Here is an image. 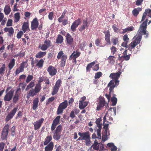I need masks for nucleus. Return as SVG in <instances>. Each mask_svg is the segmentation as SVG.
Returning <instances> with one entry per match:
<instances>
[{"label":"nucleus","instance_id":"nucleus-55","mask_svg":"<svg viewBox=\"0 0 151 151\" xmlns=\"http://www.w3.org/2000/svg\"><path fill=\"white\" fill-rule=\"evenodd\" d=\"M102 75V73L101 72H98L95 73L94 76L95 79L99 78Z\"/></svg>","mask_w":151,"mask_h":151},{"label":"nucleus","instance_id":"nucleus-15","mask_svg":"<svg viewBox=\"0 0 151 151\" xmlns=\"http://www.w3.org/2000/svg\"><path fill=\"white\" fill-rule=\"evenodd\" d=\"M105 104L106 101L105 99L102 97L100 98L99 102V104L97 106L96 110L98 111H99L104 106Z\"/></svg>","mask_w":151,"mask_h":151},{"label":"nucleus","instance_id":"nucleus-25","mask_svg":"<svg viewBox=\"0 0 151 151\" xmlns=\"http://www.w3.org/2000/svg\"><path fill=\"white\" fill-rule=\"evenodd\" d=\"M105 35V40L106 42V44H108L109 45L111 44V42L110 40V33L109 31H104V32Z\"/></svg>","mask_w":151,"mask_h":151},{"label":"nucleus","instance_id":"nucleus-32","mask_svg":"<svg viewBox=\"0 0 151 151\" xmlns=\"http://www.w3.org/2000/svg\"><path fill=\"white\" fill-rule=\"evenodd\" d=\"M39 103V99L38 98H35L33 100V106L32 109L35 110L38 107V104Z\"/></svg>","mask_w":151,"mask_h":151},{"label":"nucleus","instance_id":"nucleus-60","mask_svg":"<svg viewBox=\"0 0 151 151\" xmlns=\"http://www.w3.org/2000/svg\"><path fill=\"white\" fill-rule=\"evenodd\" d=\"M99 69V64H96L92 68L93 70L97 71Z\"/></svg>","mask_w":151,"mask_h":151},{"label":"nucleus","instance_id":"nucleus-54","mask_svg":"<svg viewBox=\"0 0 151 151\" xmlns=\"http://www.w3.org/2000/svg\"><path fill=\"white\" fill-rule=\"evenodd\" d=\"M112 42L114 45H116L119 42L118 38L115 37L112 39Z\"/></svg>","mask_w":151,"mask_h":151},{"label":"nucleus","instance_id":"nucleus-26","mask_svg":"<svg viewBox=\"0 0 151 151\" xmlns=\"http://www.w3.org/2000/svg\"><path fill=\"white\" fill-rule=\"evenodd\" d=\"M37 94L34 89L31 88L29 92L27 93L26 97L28 99H29L31 96L33 97Z\"/></svg>","mask_w":151,"mask_h":151},{"label":"nucleus","instance_id":"nucleus-20","mask_svg":"<svg viewBox=\"0 0 151 151\" xmlns=\"http://www.w3.org/2000/svg\"><path fill=\"white\" fill-rule=\"evenodd\" d=\"M147 15L149 17L151 18V9H145V12L143 13L141 22L145 20Z\"/></svg>","mask_w":151,"mask_h":151},{"label":"nucleus","instance_id":"nucleus-42","mask_svg":"<svg viewBox=\"0 0 151 151\" xmlns=\"http://www.w3.org/2000/svg\"><path fill=\"white\" fill-rule=\"evenodd\" d=\"M63 41V38L60 35H59L56 39V43L58 44H61Z\"/></svg>","mask_w":151,"mask_h":151},{"label":"nucleus","instance_id":"nucleus-37","mask_svg":"<svg viewBox=\"0 0 151 151\" xmlns=\"http://www.w3.org/2000/svg\"><path fill=\"white\" fill-rule=\"evenodd\" d=\"M4 11L6 15H8L11 11L10 6L8 5H6L4 7Z\"/></svg>","mask_w":151,"mask_h":151},{"label":"nucleus","instance_id":"nucleus-7","mask_svg":"<svg viewBox=\"0 0 151 151\" xmlns=\"http://www.w3.org/2000/svg\"><path fill=\"white\" fill-rule=\"evenodd\" d=\"M44 44L42 45H40L39 46V48L42 51L46 50L51 45V41L49 40H45Z\"/></svg>","mask_w":151,"mask_h":151},{"label":"nucleus","instance_id":"nucleus-18","mask_svg":"<svg viewBox=\"0 0 151 151\" xmlns=\"http://www.w3.org/2000/svg\"><path fill=\"white\" fill-rule=\"evenodd\" d=\"M47 71L49 75L51 76L55 75L57 72V70L56 68L51 65L50 66L47 68Z\"/></svg>","mask_w":151,"mask_h":151},{"label":"nucleus","instance_id":"nucleus-9","mask_svg":"<svg viewBox=\"0 0 151 151\" xmlns=\"http://www.w3.org/2000/svg\"><path fill=\"white\" fill-rule=\"evenodd\" d=\"M101 119V118L97 119L95 122L97 127L98 129H97V135L99 136V138H100L101 137V132L102 129V124L100 123Z\"/></svg>","mask_w":151,"mask_h":151},{"label":"nucleus","instance_id":"nucleus-49","mask_svg":"<svg viewBox=\"0 0 151 151\" xmlns=\"http://www.w3.org/2000/svg\"><path fill=\"white\" fill-rule=\"evenodd\" d=\"M62 129V126L61 125H59L57 126L54 132L61 134Z\"/></svg>","mask_w":151,"mask_h":151},{"label":"nucleus","instance_id":"nucleus-46","mask_svg":"<svg viewBox=\"0 0 151 151\" xmlns=\"http://www.w3.org/2000/svg\"><path fill=\"white\" fill-rule=\"evenodd\" d=\"M115 58L113 56L110 55L107 58L108 62L109 63L114 64L115 62Z\"/></svg>","mask_w":151,"mask_h":151},{"label":"nucleus","instance_id":"nucleus-36","mask_svg":"<svg viewBox=\"0 0 151 151\" xmlns=\"http://www.w3.org/2000/svg\"><path fill=\"white\" fill-rule=\"evenodd\" d=\"M96 61H95L88 64L86 67V71L90 72L91 70V68L96 63Z\"/></svg>","mask_w":151,"mask_h":151},{"label":"nucleus","instance_id":"nucleus-58","mask_svg":"<svg viewBox=\"0 0 151 151\" xmlns=\"http://www.w3.org/2000/svg\"><path fill=\"white\" fill-rule=\"evenodd\" d=\"M101 42V39L99 38L96 39L95 41V43L97 46H99Z\"/></svg>","mask_w":151,"mask_h":151},{"label":"nucleus","instance_id":"nucleus-52","mask_svg":"<svg viewBox=\"0 0 151 151\" xmlns=\"http://www.w3.org/2000/svg\"><path fill=\"white\" fill-rule=\"evenodd\" d=\"M19 94L15 93L13 99V102L14 103H16L19 99Z\"/></svg>","mask_w":151,"mask_h":151},{"label":"nucleus","instance_id":"nucleus-56","mask_svg":"<svg viewBox=\"0 0 151 151\" xmlns=\"http://www.w3.org/2000/svg\"><path fill=\"white\" fill-rule=\"evenodd\" d=\"M110 49L111 51V53L113 55H114L116 52V48L115 46H112Z\"/></svg>","mask_w":151,"mask_h":151},{"label":"nucleus","instance_id":"nucleus-23","mask_svg":"<svg viewBox=\"0 0 151 151\" xmlns=\"http://www.w3.org/2000/svg\"><path fill=\"white\" fill-rule=\"evenodd\" d=\"M4 30L5 32H8V35L10 37L12 36L14 33V29L12 27H5Z\"/></svg>","mask_w":151,"mask_h":151},{"label":"nucleus","instance_id":"nucleus-34","mask_svg":"<svg viewBox=\"0 0 151 151\" xmlns=\"http://www.w3.org/2000/svg\"><path fill=\"white\" fill-rule=\"evenodd\" d=\"M15 65V60L14 58H12L9 63L8 67L9 69V72L12 69Z\"/></svg>","mask_w":151,"mask_h":151},{"label":"nucleus","instance_id":"nucleus-31","mask_svg":"<svg viewBox=\"0 0 151 151\" xmlns=\"http://www.w3.org/2000/svg\"><path fill=\"white\" fill-rule=\"evenodd\" d=\"M127 49L125 50L123 53V55L121 56V57L125 60H128L129 59L131 56L130 54H127Z\"/></svg>","mask_w":151,"mask_h":151},{"label":"nucleus","instance_id":"nucleus-44","mask_svg":"<svg viewBox=\"0 0 151 151\" xmlns=\"http://www.w3.org/2000/svg\"><path fill=\"white\" fill-rule=\"evenodd\" d=\"M134 27L132 26L130 27H127V28L124 29H123V31L122 32V33H124L128 31H132L134 30Z\"/></svg>","mask_w":151,"mask_h":151},{"label":"nucleus","instance_id":"nucleus-64","mask_svg":"<svg viewBox=\"0 0 151 151\" xmlns=\"http://www.w3.org/2000/svg\"><path fill=\"white\" fill-rule=\"evenodd\" d=\"M12 19H9L8 20L6 23L7 26H11L12 25Z\"/></svg>","mask_w":151,"mask_h":151},{"label":"nucleus","instance_id":"nucleus-14","mask_svg":"<svg viewBox=\"0 0 151 151\" xmlns=\"http://www.w3.org/2000/svg\"><path fill=\"white\" fill-rule=\"evenodd\" d=\"M39 25L37 19L35 18L31 22V28L32 30H36L38 28Z\"/></svg>","mask_w":151,"mask_h":151},{"label":"nucleus","instance_id":"nucleus-6","mask_svg":"<svg viewBox=\"0 0 151 151\" xmlns=\"http://www.w3.org/2000/svg\"><path fill=\"white\" fill-rule=\"evenodd\" d=\"M62 81L60 79H59L56 81L53 87V90L51 93L52 95H54L58 93Z\"/></svg>","mask_w":151,"mask_h":151},{"label":"nucleus","instance_id":"nucleus-16","mask_svg":"<svg viewBox=\"0 0 151 151\" xmlns=\"http://www.w3.org/2000/svg\"><path fill=\"white\" fill-rule=\"evenodd\" d=\"M80 19L79 18L73 22L70 27V29L72 31L74 32L76 31V28L80 24Z\"/></svg>","mask_w":151,"mask_h":151},{"label":"nucleus","instance_id":"nucleus-3","mask_svg":"<svg viewBox=\"0 0 151 151\" xmlns=\"http://www.w3.org/2000/svg\"><path fill=\"white\" fill-rule=\"evenodd\" d=\"M57 58L58 59L61 58L60 64V66L61 67H64L66 63L67 58V55L65 54H64L63 51H61L58 53Z\"/></svg>","mask_w":151,"mask_h":151},{"label":"nucleus","instance_id":"nucleus-33","mask_svg":"<svg viewBox=\"0 0 151 151\" xmlns=\"http://www.w3.org/2000/svg\"><path fill=\"white\" fill-rule=\"evenodd\" d=\"M107 147L111 150V151H116L117 148L114 145V143H109L107 144Z\"/></svg>","mask_w":151,"mask_h":151},{"label":"nucleus","instance_id":"nucleus-63","mask_svg":"<svg viewBox=\"0 0 151 151\" xmlns=\"http://www.w3.org/2000/svg\"><path fill=\"white\" fill-rule=\"evenodd\" d=\"M53 14L54 13L53 12H51L49 13L48 17L50 20H52L53 19Z\"/></svg>","mask_w":151,"mask_h":151},{"label":"nucleus","instance_id":"nucleus-1","mask_svg":"<svg viewBox=\"0 0 151 151\" xmlns=\"http://www.w3.org/2000/svg\"><path fill=\"white\" fill-rule=\"evenodd\" d=\"M148 21V19H146L140 25L136 35L137 36L136 37L129 45L131 49H134L136 46L140 43L142 35H146L145 37V38L148 37L149 34L147 33L146 30Z\"/></svg>","mask_w":151,"mask_h":151},{"label":"nucleus","instance_id":"nucleus-21","mask_svg":"<svg viewBox=\"0 0 151 151\" xmlns=\"http://www.w3.org/2000/svg\"><path fill=\"white\" fill-rule=\"evenodd\" d=\"M91 147L94 150H97L99 149V147H101L102 148L104 147V145L101 143H98L97 141L95 140L94 144L91 146Z\"/></svg>","mask_w":151,"mask_h":151},{"label":"nucleus","instance_id":"nucleus-30","mask_svg":"<svg viewBox=\"0 0 151 151\" xmlns=\"http://www.w3.org/2000/svg\"><path fill=\"white\" fill-rule=\"evenodd\" d=\"M121 74L120 72L111 73L109 76V77L111 78H112L113 80L118 79Z\"/></svg>","mask_w":151,"mask_h":151},{"label":"nucleus","instance_id":"nucleus-53","mask_svg":"<svg viewBox=\"0 0 151 151\" xmlns=\"http://www.w3.org/2000/svg\"><path fill=\"white\" fill-rule=\"evenodd\" d=\"M33 76L32 75H29L28 76L26 80V82L28 83L33 79Z\"/></svg>","mask_w":151,"mask_h":151},{"label":"nucleus","instance_id":"nucleus-10","mask_svg":"<svg viewBox=\"0 0 151 151\" xmlns=\"http://www.w3.org/2000/svg\"><path fill=\"white\" fill-rule=\"evenodd\" d=\"M17 109V107H15L8 114L5 119L6 122H8L13 117L15 114Z\"/></svg>","mask_w":151,"mask_h":151},{"label":"nucleus","instance_id":"nucleus-24","mask_svg":"<svg viewBox=\"0 0 151 151\" xmlns=\"http://www.w3.org/2000/svg\"><path fill=\"white\" fill-rule=\"evenodd\" d=\"M81 54V52L78 51L77 50L76 51H73L72 54L70 56L69 59L71 60H72V58H76L80 56Z\"/></svg>","mask_w":151,"mask_h":151},{"label":"nucleus","instance_id":"nucleus-43","mask_svg":"<svg viewBox=\"0 0 151 151\" xmlns=\"http://www.w3.org/2000/svg\"><path fill=\"white\" fill-rule=\"evenodd\" d=\"M88 104V102L87 101L82 102L79 103V107L80 109H84Z\"/></svg>","mask_w":151,"mask_h":151},{"label":"nucleus","instance_id":"nucleus-27","mask_svg":"<svg viewBox=\"0 0 151 151\" xmlns=\"http://www.w3.org/2000/svg\"><path fill=\"white\" fill-rule=\"evenodd\" d=\"M45 147V151H52L54 147V144L52 142H50Z\"/></svg>","mask_w":151,"mask_h":151},{"label":"nucleus","instance_id":"nucleus-22","mask_svg":"<svg viewBox=\"0 0 151 151\" xmlns=\"http://www.w3.org/2000/svg\"><path fill=\"white\" fill-rule=\"evenodd\" d=\"M35 61L36 63H37L35 66V67H37L38 68H42L44 62L43 59H41L39 60L36 59Z\"/></svg>","mask_w":151,"mask_h":151},{"label":"nucleus","instance_id":"nucleus-2","mask_svg":"<svg viewBox=\"0 0 151 151\" xmlns=\"http://www.w3.org/2000/svg\"><path fill=\"white\" fill-rule=\"evenodd\" d=\"M14 90L11 86L8 87L6 90V94L4 97L5 101H9L13 97Z\"/></svg>","mask_w":151,"mask_h":151},{"label":"nucleus","instance_id":"nucleus-5","mask_svg":"<svg viewBox=\"0 0 151 151\" xmlns=\"http://www.w3.org/2000/svg\"><path fill=\"white\" fill-rule=\"evenodd\" d=\"M68 105V101L67 100H65L64 102L60 103L57 109V114L59 115L62 114L63 113V110L67 107Z\"/></svg>","mask_w":151,"mask_h":151},{"label":"nucleus","instance_id":"nucleus-51","mask_svg":"<svg viewBox=\"0 0 151 151\" xmlns=\"http://www.w3.org/2000/svg\"><path fill=\"white\" fill-rule=\"evenodd\" d=\"M35 85V83L33 81L30 82L29 84L27 86L25 89L26 91H27L30 88L33 87Z\"/></svg>","mask_w":151,"mask_h":151},{"label":"nucleus","instance_id":"nucleus-40","mask_svg":"<svg viewBox=\"0 0 151 151\" xmlns=\"http://www.w3.org/2000/svg\"><path fill=\"white\" fill-rule=\"evenodd\" d=\"M142 10L141 8L138 7L134 9L132 11V14L135 16H137L139 13V12Z\"/></svg>","mask_w":151,"mask_h":151},{"label":"nucleus","instance_id":"nucleus-57","mask_svg":"<svg viewBox=\"0 0 151 151\" xmlns=\"http://www.w3.org/2000/svg\"><path fill=\"white\" fill-rule=\"evenodd\" d=\"M109 124H104L103 129H105V132L107 134V131L109 130Z\"/></svg>","mask_w":151,"mask_h":151},{"label":"nucleus","instance_id":"nucleus-45","mask_svg":"<svg viewBox=\"0 0 151 151\" xmlns=\"http://www.w3.org/2000/svg\"><path fill=\"white\" fill-rule=\"evenodd\" d=\"M53 138L56 140H58L60 139L61 134L53 132Z\"/></svg>","mask_w":151,"mask_h":151},{"label":"nucleus","instance_id":"nucleus-39","mask_svg":"<svg viewBox=\"0 0 151 151\" xmlns=\"http://www.w3.org/2000/svg\"><path fill=\"white\" fill-rule=\"evenodd\" d=\"M46 54L45 52L40 51L35 55L36 58H43Z\"/></svg>","mask_w":151,"mask_h":151},{"label":"nucleus","instance_id":"nucleus-35","mask_svg":"<svg viewBox=\"0 0 151 151\" xmlns=\"http://www.w3.org/2000/svg\"><path fill=\"white\" fill-rule=\"evenodd\" d=\"M52 139V136L51 135H49L47 136L45 139V140L44 142V145H47L50 142H51Z\"/></svg>","mask_w":151,"mask_h":151},{"label":"nucleus","instance_id":"nucleus-29","mask_svg":"<svg viewBox=\"0 0 151 151\" xmlns=\"http://www.w3.org/2000/svg\"><path fill=\"white\" fill-rule=\"evenodd\" d=\"M22 30L24 33L28 30H30L28 22H24L22 26Z\"/></svg>","mask_w":151,"mask_h":151},{"label":"nucleus","instance_id":"nucleus-12","mask_svg":"<svg viewBox=\"0 0 151 151\" xmlns=\"http://www.w3.org/2000/svg\"><path fill=\"white\" fill-rule=\"evenodd\" d=\"M65 42L66 45L68 46H71L73 42V38L69 33H67L65 36Z\"/></svg>","mask_w":151,"mask_h":151},{"label":"nucleus","instance_id":"nucleus-50","mask_svg":"<svg viewBox=\"0 0 151 151\" xmlns=\"http://www.w3.org/2000/svg\"><path fill=\"white\" fill-rule=\"evenodd\" d=\"M6 65L5 64H2V67L0 68V74L1 75H3L5 71Z\"/></svg>","mask_w":151,"mask_h":151},{"label":"nucleus","instance_id":"nucleus-59","mask_svg":"<svg viewBox=\"0 0 151 151\" xmlns=\"http://www.w3.org/2000/svg\"><path fill=\"white\" fill-rule=\"evenodd\" d=\"M5 145V144L3 142H0V150L1 151H3L4 147Z\"/></svg>","mask_w":151,"mask_h":151},{"label":"nucleus","instance_id":"nucleus-38","mask_svg":"<svg viewBox=\"0 0 151 151\" xmlns=\"http://www.w3.org/2000/svg\"><path fill=\"white\" fill-rule=\"evenodd\" d=\"M83 25L81 26L79 28V30L81 32H82L83 30H84L86 27L88 28V22L87 20H84L83 21Z\"/></svg>","mask_w":151,"mask_h":151},{"label":"nucleus","instance_id":"nucleus-48","mask_svg":"<svg viewBox=\"0 0 151 151\" xmlns=\"http://www.w3.org/2000/svg\"><path fill=\"white\" fill-rule=\"evenodd\" d=\"M14 21L15 22H18L20 18V14L19 12L15 13L14 14Z\"/></svg>","mask_w":151,"mask_h":151},{"label":"nucleus","instance_id":"nucleus-17","mask_svg":"<svg viewBox=\"0 0 151 151\" xmlns=\"http://www.w3.org/2000/svg\"><path fill=\"white\" fill-rule=\"evenodd\" d=\"M44 120L43 118H41L38 121L34 122V125L35 130H36L40 128Z\"/></svg>","mask_w":151,"mask_h":151},{"label":"nucleus","instance_id":"nucleus-13","mask_svg":"<svg viewBox=\"0 0 151 151\" xmlns=\"http://www.w3.org/2000/svg\"><path fill=\"white\" fill-rule=\"evenodd\" d=\"M27 63V61H26L21 63L19 67L16 70L15 74L16 75H18L20 72L24 71V68Z\"/></svg>","mask_w":151,"mask_h":151},{"label":"nucleus","instance_id":"nucleus-4","mask_svg":"<svg viewBox=\"0 0 151 151\" xmlns=\"http://www.w3.org/2000/svg\"><path fill=\"white\" fill-rule=\"evenodd\" d=\"M9 129V125L8 124H6L4 127L1 135V138L2 140H7Z\"/></svg>","mask_w":151,"mask_h":151},{"label":"nucleus","instance_id":"nucleus-47","mask_svg":"<svg viewBox=\"0 0 151 151\" xmlns=\"http://www.w3.org/2000/svg\"><path fill=\"white\" fill-rule=\"evenodd\" d=\"M116 95L114 94L113 96L111 98V101L112 103V106H115L116 104L117 100V98H116Z\"/></svg>","mask_w":151,"mask_h":151},{"label":"nucleus","instance_id":"nucleus-28","mask_svg":"<svg viewBox=\"0 0 151 151\" xmlns=\"http://www.w3.org/2000/svg\"><path fill=\"white\" fill-rule=\"evenodd\" d=\"M123 39L124 42L122 43V46L124 47H127V44L129 41V39L127 34H125L124 36Z\"/></svg>","mask_w":151,"mask_h":151},{"label":"nucleus","instance_id":"nucleus-61","mask_svg":"<svg viewBox=\"0 0 151 151\" xmlns=\"http://www.w3.org/2000/svg\"><path fill=\"white\" fill-rule=\"evenodd\" d=\"M23 35V32L22 31H19L17 34V37L18 39H20L22 36Z\"/></svg>","mask_w":151,"mask_h":151},{"label":"nucleus","instance_id":"nucleus-8","mask_svg":"<svg viewBox=\"0 0 151 151\" xmlns=\"http://www.w3.org/2000/svg\"><path fill=\"white\" fill-rule=\"evenodd\" d=\"M119 81L117 79L116 80H112L108 84V87H110L109 89L110 92H113V89L115 87L119 85Z\"/></svg>","mask_w":151,"mask_h":151},{"label":"nucleus","instance_id":"nucleus-11","mask_svg":"<svg viewBox=\"0 0 151 151\" xmlns=\"http://www.w3.org/2000/svg\"><path fill=\"white\" fill-rule=\"evenodd\" d=\"M60 116H58L53 120L51 127V129L52 131H54L57 125L60 123Z\"/></svg>","mask_w":151,"mask_h":151},{"label":"nucleus","instance_id":"nucleus-62","mask_svg":"<svg viewBox=\"0 0 151 151\" xmlns=\"http://www.w3.org/2000/svg\"><path fill=\"white\" fill-rule=\"evenodd\" d=\"M15 127L14 126H13L12 128L11 129V134L13 136H14L15 134Z\"/></svg>","mask_w":151,"mask_h":151},{"label":"nucleus","instance_id":"nucleus-41","mask_svg":"<svg viewBox=\"0 0 151 151\" xmlns=\"http://www.w3.org/2000/svg\"><path fill=\"white\" fill-rule=\"evenodd\" d=\"M41 84L38 83L36 84V85L34 89L37 94L39 93L41 89Z\"/></svg>","mask_w":151,"mask_h":151},{"label":"nucleus","instance_id":"nucleus-19","mask_svg":"<svg viewBox=\"0 0 151 151\" xmlns=\"http://www.w3.org/2000/svg\"><path fill=\"white\" fill-rule=\"evenodd\" d=\"M78 134L81 137H82V139L83 140H85L88 138H90V133L88 131L83 133L79 132Z\"/></svg>","mask_w":151,"mask_h":151}]
</instances>
